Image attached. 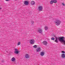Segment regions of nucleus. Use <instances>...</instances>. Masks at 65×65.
<instances>
[{"label": "nucleus", "mask_w": 65, "mask_h": 65, "mask_svg": "<svg viewBox=\"0 0 65 65\" xmlns=\"http://www.w3.org/2000/svg\"><path fill=\"white\" fill-rule=\"evenodd\" d=\"M45 54V53L44 52H41L40 55L41 56H44V55Z\"/></svg>", "instance_id": "nucleus-12"}, {"label": "nucleus", "mask_w": 65, "mask_h": 65, "mask_svg": "<svg viewBox=\"0 0 65 65\" xmlns=\"http://www.w3.org/2000/svg\"><path fill=\"white\" fill-rule=\"evenodd\" d=\"M35 3L34 1H32L31 2V5H34V4H35Z\"/></svg>", "instance_id": "nucleus-16"}, {"label": "nucleus", "mask_w": 65, "mask_h": 65, "mask_svg": "<svg viewBox=\"0 0 65 65\" xmlns=\"http://www.w3.org/2000/svg\"><path fill=\"white\" fill-rule=\"evenodd\" d=\"M34 42H35V41L33 39H32L30 40V43L31 44H34Z\"/></svg>", "instance_id": "nucleus-3"}, {"label": "nucleus", "mask_w": 65, "mask_h": 65, "mask_svg": "<svg viewBox=\"0 0 65 65\" xmlns=\"http://www.w3.org/2000/svg\"><path fill=\"white\" fill-rule=\"evenodd\" d=\"M54 23L57 26H59L60 25L61 23V21L60 20H56L55 21Z\"/></svg>", "instance_id": "nucleus-2"}, {"label": "nucleus", "mask_w": 65, "mask_h": 65, "mask_svg": "<svg viewBox=\"0 0 65 65\" xmlns=\"http://www.w3.org/2000/svg\"><path fill=\"white\" fill-rule=\"evenodd\" d=\"M0 9H1V8H0Z\"/></svg>", "instance_id": "nucleus-26"}, {"label": "nucleus", "mask_w": 65, "mask_h": 65, "mask_svg": "<svg viewBox=\"0 0 65 65\" xmlns=\"http://www.w3.org/2000/svg\"><path fill=\"white\" fill-rule=\"evenodd\" d=\"M25 57L26 58L28 59L29 58H30V55L29 54H26L25 55Z\"/></svg>", "instance_id": "nucleus-11"}, {"label": "nucleus", "mask_w": 65, "mask_h": 65, "mask_svg": "<svg viewBox=\"0 0 65 65\" xmlns=\"http://www.w3.org/2000/svg\"><path fill=\"white\" fill-rule=\"evenodd\" d=\"M50 4H52L54 3V1H51L50 2Z\"/></svg>", "instance_id": "nucleus-17"}, {"label": "nucleus", "mask_w": 65, "mask_h": 65, "mask_svg": "<svg viewBox=\"0 0 65 65\" xmlns=\"http://www.w3.org/2000/svg\"><path fill=\"white\" fill-rule=\"evenodd\" d=\"M62 4L63 5V6H65V4L63 3H62Z\"/></svg>", "instance_id": "nucleus-24"}, {"label": "nucleus", "mask_w": 65, "mask_h": 65, "mask_svg": "<svg viewBox=\"0 0 65 65\" xmlns=\"http://www.w3.org/2000/svg\"><path fill=\"white\" fill-rule=\"evenodd\" d=\"M62 53V54H65V51H61Z\"/></svg>", "instance_id": "nucleus-22"}, {"label": "nucleus", "mask_w": 65, "mask_h": 65, "mask_svg": "<svg viewBox=\"0 0 65 65\" xmlns=\"http://www.w3.org/2000/svg\"><path fill=\"white\" fill-rule=\"evenodd\" d=\"M6 1H9V0H5Z\"/></svg>", "instance_id": "nucleus-25"}, {"label": "nucleus", "mask_w": 65, "mask_h": 65, "mask_svg": "<svg viewBox=\"0 0 65 65\" xmlns=\"http://www.w3.org/2000/svg\"><path fill=\"white\" fill-rule=\"evenodd\" d=\"M31 25H33V24H34V22L33 21H32L31 22Z\"/></svg>", "instance_id": "nucleus-20"}, {"label": "nucleus", "mask_w": 65, "mask_h": 65, "mask_svg": "<svg viewBox=\"0 0 65 65\" xmlns=\"http://www.w3.org/2000/svg\"><path fill=\"white\" fill-rule=\"evenodd\" d=\"M11 60L12 62H14L15 60V58L14 57H12L11 59Z\"/></svg>", "instance_id": "nucleus-14"}, {"label": "nucleus", "mask_w": 65, "mask_h": 65, "mask_svg": "<svg viewBox=\"0 0 65 65\" xmlns=\"http://www.w3.org/2000/svg\"><path fill=\"white\" fill-rule=\"evenodd\" d=\"M44 29L45 30H47L48 29V27L47 26H45L44 27Z\"/></svg>", "instance_id": "nucleus-15"}, {"label": "nucleus", "mask_w": 65, "mask_h": 65, "mask_svg": "<svg viewBox=\"0 0 65 65\" xmlns=\"http://www.w3.org/2000/svg\"><path fill=\"white\" fill-rule=\"evenodd\" d=\"M48 40H50V39H49Z\"/></svg>", "instance_id": "nucleus-27"}, {"label": "nucleus", "mask_w": 65, "mask_h": 65, "mask_svg": "<svg viewBox=\"0 0 65 65\" xmlns=\"http://www.w3.org/2000/svg\"><path fill=\"white\" fill-rule=\"evenodd\" d=\"M33 47L34 48H36L37 47V46L36 45H35L33 46Z\"/></svg>", "instance_id": "nucleus-21"}, {"label": "nucleus", "mask_w": 65, "mask_h": 65, "mask_svg": "<svg viewBox=\"0 0 65 65\" xmlns=\"http://www.w3.org/2000/svg\"><path fill=\"white\" fill-rule=\"evenodd\" d=\"M24 4L25 5H28V4H29V2H28V1H25L24 2Z\"/></svg>", "instance_id": "nucleus-8"}, {"label": "nucleus", "mask_w": 65, "mask_h": 65, "mask_svg": "<svg viewBox=\"0 0 65 65\" xmlns=\"http://www.w3.org/2000/svg\"><path fill=\"white\" fill-rule=\"evenodd\" d=\"M42 43L44 45H46L47 44V42L45 41H44Z\"/></svg>", "instance_id": "nucleus-5"}, {"label": "nucleus", "mask_w": 65, "mask_h": 65, "mask_svg": "<svg viewBox=\"0 0 65 65\" xmlns=\"http://www.w3.org/2000/svg\"><path fill=\"white\" fill-rule=\"evenodd\" d=\"M53 1L54 3H57V1L56 0H54Z\"/></svg>", "instance_id": "nucleus-18"}, {"label": "nucleus", "mask_w": 65, "mask_h": 65, "mask_svg": "<svg viewBox=\"0 0 65 65\" xmlns=\"http://www.w3.org/2000/svg\"><path fill=\"white\" fill-rule=\"evenodd\" d=\"M21 42H18V44H17V45H20V44H21Z\"/></svg>", "instance_id": "nucleus-19"}, {"label": "nucleus", "mask_w": 65, "mask_h": 65, "mask_svg": "<svg viewBox=\"0 0 65 65\" xmlns=\"http://www.w3.org/2000/svg\"><path fill=\"white\" fill-rule=\"evenodd\" d=\"M59 37L58 38H57V37H55V42H56V43H58V42H59V41H58V40H59Z\"/></svg>", "instance_id": "nucleus-6"}, {"label": "nucleus", "mask_w": 65, "mask_h": 65, "mask_svg": "<svg viewBox=\"0 0 65 65\" xmlns=\"http://www.w3.org/2000/svg\"><path fill=\"white\" fill-rule=\"evenodd\" d=\"M38 32L39 33H41L42 32V29L40 28H39L38 29Z\"/></svg>", "instance_id": "nucleus-7"}, {"label": "nucleus", "mask_w": 65, "mask_h": 65, "mask_svg": "<svg viewBox=\"0 0 65 65\" xmlns=\"http://www.w3.org/2000/svg\"><path fill=\"white\" fill-rule=\"evenodd\" d=\"M39 11H42L43 9V7L42 6H39L38 7Z\"/></svg>", "instance_id": "nucleus-4"}, {"label": "nucleus", "mask_w": 65, "mask_h": 65, "mask_svg": "<svg viewBox=\"0 0 65 65\" xmlns=\"http://www.w3.org/2000/svg\"><path fill=\"white\" fill-rule=\"evenodd\" d=\"M18 51V50L17 49H15L14 53L18 54L19 53V51Z\"/></svg>", "instance_id": "nucleus-9"}, {"label": "nucleus", "mask_w": 65, "mask_h": 65, "mask_svg": "<svg viewBox=\"0 0 65 65\" xmlns=\"http://www.w3.org/2000/svg\"><path fill=\"white\" fill-rule=\"evenodd\" d=\"M61 57L62 58H65V54L63 53L61 55Z\"/></svg>", "instance_id": "nucleus-13"}, {"label": "nucleus", "mask_w": 65, "mask_h": 65, "mask_svg": "<svg viewBox=\"0 0 65 65\" xmlns=\"http://www.w3.org/2000/svg\"><path fill=\"white\" fill-rule=\"evenodd\" d=\"M59 40L61 42H62L63 45H65V37H60L58 38Z\"/></svg>", "instance_id": "nucleus-1"}, {"label": "nucleus", "mask_w": 65, "mask_h": 65, "mask_svg": "<svg viewBox=\"0 0 65 65\" xmlns=\"http://www.w3.org/2000/svg\"><path fill=\"white\" fill-rule=\"evenodd\" d=\"M51 40H55V38H52L51 39Z\"/></svg>", "instance_id": "nucleus-23"}, {"label": "nucleus", "mask_w": 65, "mask_h": 65, "mask_svg": "<svg viewBox=\"0 0 65 65\" xmlns=\"http://www.w3.org/2000/svg\"><path fill=\"white\" fill-rule=\"evenodd\" d=\"M40 51H41V48L40 47H39L36 49V51L37 52H40Z\"/></svg>", "instance_id": "nucleus-10"}]
</instances>
